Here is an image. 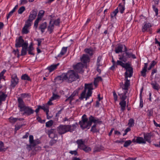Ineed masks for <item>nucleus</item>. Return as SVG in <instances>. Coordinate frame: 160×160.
Wrapping results in <instances>:
<instances>
[{"instance_id": "obj_1", "label": "nucleus", "mask_w": 160, "mask_h": 160, "mask_svg": "<svg viewBox=\"0 0 160 160\" xmlns=\"http://www.w3.org/2000/svg\"><path fill=\"white\" fill-rule=\"evenodd\" d=\"M18 102L20 111L22 112L23 115L27 114L29 115L33 113L34 111L30 107L26 106L22 99L21 98H18Z\"/></svg>"}, {"instance_id": "obj_43", "label": "nucleus", "mask_w": 160, "mask_h": 160, "mask_svg": "<svg viewBox=\"0 0 160 160\" xmlns=\"http://www.w3.org/2000/svg\"><path fill=\"white\" fill-rule=\"evenodd\" d=\"M119 8L120 12L121 13H123L125 9L124 6L120 3L119 4Z\"/></svg>"}, {"instance_id": "obj_56", "label": "nucleus", "mask_w": 160, "mask_h": 160, "mask_svg": "<svg viewBox=\"0 0 160 160\" xmlns=\"http://www.w3.org/2000/svg\"><path fill=\"white\" fill-rule=\"evenodd\" d=\"M152 9L155 12V15L156 16H158V8H156L155 6L153 5L152 6Z\"/></svg>"}, {"instance_id": "obj_9", "label": "nucleus", "mask_w": 160, "mask_h": 160, "mask_svg": "<svg viewBox=\"0 0 160 160\" xmlns=\"http://www.w3.org/2000/svg\"><path fill=\"white\" fill-rule=\"evenodd\" d=\"M73 68L75 70L79 73H81L83 72V71H82L83 65L80 62L78 63L75 65H74Z\"/></svg>"}, {"instance_id": "obj_37", "label": "nucleus", "mask_w": 160, "mask_h": 160, "mask_svg": "<svg viewBox=\"0 0 160 160\" xmlns=\"http://www.w3.org/2000/svg\"><path fill=\"white\" fill-rule=\"evenodd\" d=\"M21 119H22L21 118H14L12 117H11L9 118V121L10 122L14 123L15 122L18 120H20Z\"/></svg>"}, {"instance_id": "obj_10", "label": "nucleus", "mask_w": 160, "mask_h": 160, "mask_svg": "<svg viewBox=\"0 0 160 160\" xmlns=\"http://www.w3.org/2000/svg\"><path fill=\"white\" fill-rule=\"evenodd\" d=\"M29 142L30 144L33 147L39 144L40 142L38 139L34 140L33 136L32 135H30L29 136Z\"/></svg>"}, {"instance_id": "obj_33", "label": "nucleus", "mask_w": 160, "mask_h": 160, "mask_svg": "<svg viewBox=\"0 0 160 160\" xmlns=\"http://www.w3.org/2000/svg\"><path fill=\"white\" fill-rule=\"evenodd\" d=\"M97 125L94 124L92 127L91 129V131L93 133L99 132V130L96 128Z\"/></svg>"}, {"instance_id": "obj_59", "label": "nucleus", "mask_w": 160, "mask_h": 160, "mask_svg": "<svg viewBox=\"0 0 160 160\" xmlns=\"http://www.w3.org/2000/svg\"><path fill=\"white\" fill-rule=\"evenodd\" d=\"M6 71L5 70H3L0 73V80L2 79H4L3 75Z\"/></svg>"}, {"instance_id": "obj_15", "label": "nucleus", "mask_w": 160, "mask_h": 160, "mask_svg": "<svg viewBox=\"0 0 160 160\" xmlns=\"http://www.w3.org/2000/svg\"><path fill=\"white\" fill-rule=\"evenodd\" d=\"M89 120L90 121V124L92 125V123H96V122L99 123L100 122H101V121H99V120L97 118L94 117L92 115L90 116L89 118Z\"/></svg>"}, {"instance_id": "obj_2", "label": "nucleus", "mask_w": 160, "mask_h": 160, "mask_svg": "<svg viewBox=\"0 0 160 160\" xmlns=\"http://www.w3.org/2000/svg\"><path fill=\"white\" fill-rule=\"evenodd\" d=\"M89 120L88 121V119L85 114H84L82 116V120L79 122L80 127L83 130L85 128L89 129L91 126Z\"/></svg>"}, {"instance_id": "obj_54", "label": "nucleus", "mask_w": 160, "mask_h": 160, "mask_svg": "<svg viewBox=\"0 0 160 160\" xmlns=\"http://www.w3.org/2000/svg\"><path fill=\"white\" fill-rule=\"evenodd\" d=\"M148 115L149 117L152 116L153 114V110L152 109L148 110L147 111Z\"/></svg>"}, {"instance_id": "obj_26", "label": "nucleus", "mask_w": 160, "mask_h": 160, "mask_svg": "<svg viewBox=\"0 0 160 160\" xmlns=\"http://www.w3.org/2000/svg\"><path fill=\"white\" fill-rule=\"evenodd\" d=\"M151 135L150 133H147L144 135V137L145 140V141H147L149 143H150L151 142Z\"/></svg>"}, {"instance_id": "obj_5", "label": "nucleus", "mask_w": 160, "mask_h": 160, "mask_svg": "<svg viewBox=\"0 0 160 160\" xmlns=\"http://www.w3.org/2000/svg\"><path fill=\"white\" fill-rule=\"evenodd\" d=\"M122 67L126 69V72L127 74L128 72L129 73L128 74L129 77L130 78L132 76L133 73V69L130 66V65L129 63H124Z\"/></svg>"}, {"instance_id": "obj_49", "label": "nucleus", "mask_w": 160, "mask_h": 160, "mask_svg": "<svg viewBox=\"0 0 160 160\" xmlns=\"http://www.w3.org/2000/svg\"><path fill=\"white\" fill-rule=\"evenodd\" d=\"M132 143L131 141L130 140H127L125 142L124 144L123 145V147H127L130 145Z\"/></svg>"}, {"instance_id": "obj_57", "label": "nucleus", "mask_w": 160, "mask_h": 160, "mask_svg": "<svg viewBox=\"0 0 160 160\" xmlns=\"http://www.w3.org/2000/svg\"><path fill=\"white\" fill-rule=\"evenodd\" d=\"M41 20V19H39L38 18L36 19L34 22V26L36 28H37L38 23Z\"/></svg>"}, {"instance_id": "obj_62", "label": "nucleus", "mask_w": 160, "mask_h": 160, "mask_svg": "<svg viewBox=\"0 0 160 160\" xmlns=\"http://www.w3.org/2000/svg\"><path fill=\"white\" fill-rule=\"evenodd\" d=\"M113 99L115 101L118 100V96L115 91L113 92Z\"/></svg>"}, {"instance_id": "obj_60", "label": "nucleus", "mask_w": 160, "mask_h": 160, "mask_svg": "<svg viewBox=\"0 0 160 160\" xmlns=\"http://www.w3.org/2000/svg\"><path fill=\"white\" fill-rule=\"evenodd\" d=\"M6 71L5 70H3L0 73V80L2 79H4L3 75Z\"/></svg>"}, {"instance_id": "obj_48", "label": "nucleus", "mask_w": 160, "mask_h": 160, "mask_svg": "<svg viewBox=\"0 0 160 160\" xmlns=\"http://www.w3.org/2000/svg\"><path fill=\"white\" fill-rule=\"evenodd\" d=\"M51 20H52L53 21L52 23H53L54 25H58L60 23V20L58 19L55 20H54L53 19H51Z\"/></svg>"}, {"instance_id": "obj_64", "label": "nucleus", "mask_w": 160, "mask_h": 160, "mask_svg": "<svg viewBox=\"0 0 160 160\" xmlns=\"http://www.w3.org/2000/svg\"><path fill=\"white\" fill-rule=\"evenodd\" d=\"M124 64V63H123L122 62L118 60L116 63V66L119 65L121 66L122 67L123 65Z\"/></svg>"}, {"instance_id": "obj_14", "label": "nucleus", "mask_w": 160, "mask_h": 160, "mask_svg": "<svg viewBox=\"0 0 160 160\" xmlns=\"http://www.w3.org/2000/svg\"><path fill=\"white\" fill-rule=\"evenodd\" d=\"M61 75L63 81L69 82L70 78V72L69 71L67 72L63 73Z\"/></svg>"}, {"instance_id": "obj_23", "label": "nucleus", "mask_w": 160, "mask_h": 160, "mask_svg": "<svg viewBox=\"0 0 160 160\" xmlns=\"http://www.w3.org/2000/svg\"><path fill=\"white\" fill-rule=\"evenodd\" d=\"M28 45V43H25L24 45L22 46V49L21 51V54L22 55H25L26 54L27 51V47Z\"/></svg>"}, {"instance_id": "obj_29", "label": "nucleus", "mask_w": 160, "mask_h": 160, "mask_svg": "<svg viewBox=\"0 0 160 160\" xmlns=\"http://www.w3.org/2000/svg\"><path fill=\"white\" fill-rule=\"evenodd\" d=\"M119 105L121 107V110L122 111H123L125 110L126 101L125 100H122L119 103Z\"/></svg>"}, {"instance_id": "obj_24", "label": "nucleus", "mask_w": 160, "mask_h": 160, "mask_svg": "<svg viewBox=\"0 0 160 160\" xmlns=\"http://www.w3.org/2000/svg\"><path fill=\"white\" fill-rule=\"evenodd\" d=\"M128 90H124L123 93H118V95L121 98L122 100H125L127 98V96L126 95V94L128 93Z\"/></svg>"}, {"instance_id": "obj_30", "label": "nucleus", "mask_w": 160, "mask_h": 160, "mask_svg": "<svg viewBox=\"0 0 160 160\" xmlns=\"http://www.w3.org/2000/svg\"><path fill=\"white\" fill-rule=\"evenodd\" d=\"M52 21H53L52 20H50L49 26L48 28V30L50 32V33H51L52 32L54 28V25L53 23H52Z\"/></svg>"}, {"instance_id": "obj_11", "label": "nucleus", "mask_w": 160, "mask_h": 160, "mask_svg": "<svg viewBox=\"0 0 160 160\" xmlns=\"http://www.w3.org/2000/svg\"><path fill=\"white\" fill-rule=\"evenodd\" d=\"M144 25L142 26V32H145L147 31L148 32H151L150 28L152 27L151 24L150 23H147L146 22H144Z\"/></svg>"}, {"instance_id": "obj_35", "label": "nucleus", "mask_w": 160, "mask_h": 160, "mask_svg": "<svg viewBox=\"0 0 160 160\" xmlns=\"http://www.w3.org/2000/svg\"><path fill=\"white\" fill-rule=\"evenodd\" d=\"M102 78L101 77H98L97 78H95L94 84L96 87L98 85V82L100 81H102Z\"/></svg>"}, {"instance_id": "obj_44", "label": "nucleus", "mask_w": 160, "mask_h": 160, "mask_svg": "<svg viewBox=\"0 0 160 160\" xmlns=\"http://www.w3.org/2000/svg\"><path fill=\"white\" fill-rule=\"evenodd\" d=\"M60 98V96L55 94L53 93L52 96L51 98V100H57Z\"/></svg>"}, {"instance_id": "obj_34", "label": "nucleus", "mask_w": 160, "mask_h": 160, "mask_svg": "<svg viewBox=\"0 0 160 160\" xmlns=\"http://www.w3.org/2000/svg\"><path fill=\"white\" fill-rule=\"evenodd\" d=\"M104 149V147L101 146H96L94 148L93 151L94 152H100Z\"/></svg>"}, {"instance_id": "obj_38", "label": "nucleus", "mask_w": 160, "mask_h": 160, "mask_svg": "<svg viewBox=\"0 0 160 160\" xmlns=\"http://www.w3.org/2000/svg\"><path fill=\"white\" fill-rule=\"evenodd\" d=\"M80 149L83 150L84 151L86 152H88L90 151L91 150V148L90 147L87 146L85 145H84L83 147V148H82V149Z\"/></svg>"}, {"instance_id": "obj_36", "label": "nucleus", "mask_w": 160, "mask_h": 160, "mask_svg": "<svg viewBox=\"0 0 160 160\" xmlns=\"http://www.w3.org/2000/svg\"><path fill=\"white\" fill-rule=\"evenodd\" d=\"M84 51L88 53L90 56H92L93 54V50L91 48H85Z\"/></svg>"}, {"instance_id": "obj_31", "label": "nucleus", "mask_w": 160, "mask_h": 160, "mask_svg": "<svg viewBox=\"0 0 160 160\" xmlns=\"http://www.w3.org/2000/svg\"><path fill=\"white\" fill-rule=\"evenodd\" d=\"M33 48L32 44L31 43L29 45V47L27 49V51L28 52L29 54L30 55H34V53L33 51Z\"/></svg>"}, {"instance_id": "obj_50", "label": "nucleus", "mask_w": 160, "mask_h": 160, "mask_svg": "<svg viewBox=\"0 0 160 160\" xmlns=\"http://www.w3.org/2000/svg\"><path fill=\"white\" fill-rule=\"evenodd\" d=\"M25 8L24 7L22 6L21 7L18 11V12L19 14H21L25 10Z\"/></svg>"}, {"instance_id": "obj_6", "label": "nucleus", "mask_w": 160, "mask_h": 160, "mask_svg": "<svg viewBox=\"0 0 160 160\" xmlns=\"http://www.w3.org/2000/svg\"><path fill=\"white\" fill-rule=\"evenodd\" d=\"M16 42L15 45L17 48L22 47L25 43H28V42H24L22 37L21 36L17 38Z\"/></svg>"}, {"instance_id": "obj_32", "label": "nucleus", "mask_w": 160, "mask_h": 160, "mask_svg": "<svg viewBox=\"0 0 160 160\" xmlns=\"http://www.w3.org/2000/svg\"><path fill=\"white\" fill-rule=\"evenodd\" d=\"M87 89L88 90H92L93 89L92 84V83L89 84L85 83V88L84 89L86 90Z\"/></svg>"}, {"instance_id": "obj_12", "label": "nucleus", "mask_w": 160, "mask_h": 160, "mask_svg": "<svg viewBox=\"0 0 160 160\" xmlns=\"http://www.w3.org/2000/svg\"><path fill=\"white\" fill-rule=\"evenodd\" d=\"M31 23L29 21H27L22 29L23 34H27L29 32V27L31 26Z\"/></svg>"}, {"instance_id": "obj_52", "label": "nucleus", "mask_w": 160, "mask_h": 160, "mask_svg": "<svg viewBox=\"0 0 160 160\" xmlns=\"http://www.w3.org/2000/svg\"><path fill=\"white\" fill-rule=\"evenodd\" d=\"M78 90H75L73 92V93L71 95V98H73L74 96L78 95Z\"/></svg>"}, {"instance_id": "obj_53", "label": "nucleus", "mask_w": 160, "mask_h": 160, "mask_svg": "<svg viewBox=\"0 0 160 160\" xmlns=\"http://www.w3.org/2000/svg\"><path fill=\"white\" fill-rule=\"evenodd\" d=\"M53 123V122L52 120H51L47 122L46 123V126L48 127H49L51 126Z\"/></svg>"}, {"instance_id": "obj_55", "label": "nucleus", "mask_w": 160, "mask_h": 160, "mask_svg": "<svg viewBox=\"0 0 160 160\" xmlns=\"http://www.w3.org/2000/svg\"><path fill=\"white\" fill-rule=\"evenodd\" d=\"M102 58V57L101 56H99L98 57L97 62L96 65L97 66H100L101 65L100 64V62Z\"/></svg>"}, {"instance_id": "obj_20", "label": "nucleus", "mask_w": 160, "mask_h": 160, "mask_svg": "<svg viewBox=\"0 0 160 160\" xmlns=\"http://www.w3.org/2000/svg\"><path fill=\"white\" fill-rule=\"evenodd\" d=\"M67 48V47H63L62 48L60 53L57 55V58L62 57L66 53Z\"/></svg>"}, {"instance_id": "obj_42", "label": "nucleus", "mask_w": 160, "mask_h": 160, "mask_svg": "<svg viewBox=\"0 0 160 160\" xmlns=\"http://www.w3.org/2000/svg\"><path fill=\"white\" fill-rule=\"evenodd\" d=\"M129 127H132L134 125V120L132 118H130L128 121V124Z\"/></svg>"}, {"instance_id": "obj_7", "label": "nucleus", "mask_w": 160, "mask_h": 160, "mask_svg": "<svg viewBox=\"0 0 160 160\" xmlns=\"http://www.w3.org/2000/svg\"><path fill=\"white\" fill-rule=\"evenodd\" d=\"M18 79L16 74H13L11 77V87L14 88L18 84Z\"/></svg>"}, {"instance_id": "obj_4", "label": "nucleus", "mask_w": 160, "mask_h": 160, "mask_svg": "<svg viewBox=\"0 0 160 160\" xmlns=\"http://www.w3.org/2000/svg\"><path fill=\"white\" fill-rule=\"evenodd\" d=\"M70 129V126L69 125H61L58 127V131L60 134H63L69 131Z\"/></svg>"}, {"instance_id": "obj_51", "label": "nucleus", "mask_w": 160, "mask_h": 160, "mask_svg": "<svg viewBox=\"0 0 160 160\" xmlns=\"http://www.w3.org/2000/svg\"><path fill=\"white\" fill-rule=\"evenodd\" d=\"M86 90L84 89L83 91L81 93V96L79 98V99L80 100H82L85 98V96L86 93Z\"/></svg>"}, {"instance_id": "obj_45", "label": "nucleus", "mask_w": 160, "mask_h": 160, "mask_svg": "<svg viewBox=\"0 0 160 160\" xmlns=\"http://www.w3.org/2000/svg\"><path fill=\"white\" fill-rule=\"evenodd\" d=\"M40 108L43 110L45 111L46 112V114L47 115V117H48V113L49 112L48 109V107H46L45 106H41ZM48 119H49V118L48 117Z\"/></svg>"}, {"instance_id": "obj_27", "label": "nucleus", "mask_w": 160, "mask_h": 160, "mask_svg": "<svg viewBox=\"0 0 160 160\" xmlns=\"http://www.w3.org/2000/svg\"><path fill=\"white\" fill-rule=\"evenodd\" d=\"M63 81L61 75L57 77L54 79V82L56 84H60Z\"/></svg>"}, {"instance_id": "obj_13", "label": "nucleus", "mask_w": 160, "mask_h": 160, "mask_svg": "<svg viewBox=\"0 0 160 160\" xmlns=\"http://www.w3.org/2000/svg\"><path fill=\"white\" fill-rule=\"evenodd\" d=\"M79 78V76L77 73L74 70H71V82L77 80Z\"/></svg>"}, {"instance_id": "obj_47", "label": "nucleus", "mask_w": 160, "mask_h": 160, "mask_svg": "<svg viewBox=\"0 0 160 160\" xmlns=\"http://www.w3.org/2000/svg\"><path fill=\"white\" fill-rule=\"evenodd\" d=\"M78 124L77 122L71 126V132L74 131L76 128Z\"/></svg>"}, {"instance_id": "obj_3", "label": "nucleus", "mask_w": 160, "mask_h": 160, "mask_svg": "<svg viewBox=\"0 0 160 160\" xmlns=\"http://www.w3.org/2000/svg\"><path fill=\"white\" fill-rule=\"evenodd\" d=\"M130 58L134 59L136 58V57L135 54H133L132 52L128 51L126 53H123L119 58V59L124 62H126L128 59Z\"/></svg>"}, {"instance_id": "obj_39", "label": "nucleus", "mask_w": 160, "mask_h": 160, "mask_svg": "<svg viewBox=\"0 0 160 160\" xmlns=\"http://www.w3.org/2000/svg\"><path fill=\"white\" fill-rule=\"evenodd\" d=\"M21 79L24 80L30 81L31 79L30 77L26 74L22 75L21 77Z\"/></svg>"}, {"instance_id": "obj_58", "label": "nucleus", "mask_w": 160, "mask_h": 160, "mask_svg": "<svg viewBox=\"0 0 160 160\" xmlns=\"http://www.w3.org/2000/svg\"><path fill=\"white\" fill-rule=\"evenodd\" d=\"M6 96L4 93H2V94L0 95V99L2 101L5 100Z\"/></svg>"}, {"instance_id": "obj_63", "label": "nucleus", "mask_w": 160, "mask_h": 160, "mask_svg": "<svg viewBox=\"0 0 160 160\" xmlns=\"http://www.w3.org/2000/svg\"><path fill=\"white\" fill-rule=\"evenodd\" d=\"M71 154L74 156H78V153L77 150L71 151Z\"/></svg>"}, {"instance_id": "obj_28", "label": "nucleus", "mask_w": 160, "mask_h": 160, "mask_svg": "<svg viewBox=\"0 0 160 160\" xmlns=\"http://www.w3.org/2000/svg\"><path fill=\"white\" fill-rule=\"evenodd\" d=\"M123 48V46L122 45H119L118 47L115 48V51L116 53H118L119 52H122V50Z\"/></svg>"}, {"instance_id": "obj_17", "label": "nucleus", "mask_w": 160, "mask_h": 160, "mask_svg": "<svg viewBox=\"0 0 160 160\" xmlns=\"http://www.w3.org/2000/svg\"><path fill=\"white\" fill-rule=\"evenodd\" d=\"M132 142H136L138 143H145L146 141L144 140V139L142 137H138L137 138V139L135 140L134 139H133L132 140Z\"/></svg>"}, {"instance_id": "obj_18", "label": "nucleus", "mask_w": 160, "mask_h": 160, "mask_svg": "<svg viewBox=\"0 0 160 160\" xmlns=\"http://www.w3.org/2000/svg\"><path fill=\"white\" fill-rule=\"evenodd\" d=\"M89 57L87 54H83L82 57L81 58V62L84 63H87L89 62Z\"/></svg>"}, {"instance_id": "obj_61", "label": "nucleus", "mask_w": 160, "mask_h": 160, "mask_svg": "<svg viewBox=\"0 0 160 160\" xmlns=\"http://www.w3.org/2000/svg\"><path fill=\"white\" fill-rule=\"evenodd\" d=\"M21 98H21L22 99V98H28V97H29V95L28 94H27V93H22L21 94Z\"/></svg>"}, {"instance_id": "obj_25", "label": "nucleus", "mask_w": 160, "mask_h": 160, "mask_svg": "<svg viewBox=\"0 0 160 160\" xmlns=\"http://www.w3.org/2000/svg\"><path fill=\"white\" fill-rule=\"evenodd\" d=\"M47 23L45 22L41 24L39 27V29L41 30L42 33H43L45 31V30L47 28Z\"/></svg>"}, {"instance_id": "obj_19", "label": "nucleus", "mask_w": 160, "mask_h": 160, "mask_svg": "<svg viewBox=\"0 0 160 160\" xmlns=\"http://www.w3.org/2000/svg\"><path fill=\"white\" fill-rule=\"evenodd\" d=\"M59 65V63H58L56 64H53L48 66L47 69L49 71V72H51L56 69Z\"/></svg>"}, {"instance_id": "obj_8", "label": "nucleus", "mask_w": 160, "mask_h": 160, "mask_svg": "<svg viewBox=\"0 0 160 160\" xmlns=\"http://www.w3.org/2000/svg\"><path fill=\"white\" fill-rule=\"evenodd\" d=\"M124 76V80L125 82L124 84V88H123V90H128V87L130 85V80L128 79V77H129L128 74H127V72H125Z\"/></svg>"}, {"instance_id": "obj_40", "label": "nucleus", "mask_w": 160, "mask_h": 160, "mask_svg": "<svg viewBox=\"0 0 160 160\" xmlns=\"http://www.w3.org/2000/svg\"><path fill=\"white\" fill-rule=\"evenodd\" d=\"M118 12V8H117L114 11H113L111 14V18H112L114 17H115L117 13Z\"/></svg>"}, {"instance_id": "obj_22", "label": "nucleus", "mask_w": 160, "mask_h": 160, "mask_svg": "<svg viewBox=\"0 0 160 160\" xmlns=\"http://www.w3.org/2000/svg\"><path fill=\"white\" fill-rule=\"evenodd\" d=\"M76 142L78 144V148L80 149H82V148H83V147L85 145L84 141L82 140V139L78 140L76 141Z\"/></svg>"}, {"instance_id": "obj_16", "label": "nucleus", "mask_w": 160, "mask_h": 160, "mask_svg": "<svg viewBox=\"0 0 160 160\" xmlns=\"http://www.w3.org/2000/svg\"><path fill=\"white\" fill-rule=\"evenodd\" d=\"M37 15V12L34 11H32L31 12L29 16V18L27 21H29L30 22L34 19L36 18Z\"/></svg>"}, {"instance_id": "obj_46", "label": "nucleus", "mask_w": 160, "mask_h": 160, "mask_svg": "<svg viewBox=\"0 0 160 160\" xmlns=\"http://www.w3.org/2000/svg\"><path fill=\"white\" fill-rule=\"evenodd\" d=\"M147 69L142 68V70L141 71V75L143 77L145 78L146 77V72Z\"/></svg>"}, {"instance_id": "obj_41", "label": "nucleus", "mask_w": 160, "mask_h": 160, "mask_svg": "<svg viewBox=\"0 0 160 160\" xmlns=\"http://www.w3.org/2000/svg\"><path fill=\"white\" fill-rule=\"evenodd\" d=\"M44 11L43 10H40L38 14V18L41 20L44 15Z\"/></svg>"}, {"instance_id": "obj_21", "label": "nucleus", "mask_w": 160, "mask_h": 160, "mask_svg": "<svg viewBox=\"0 0 160 160\" xmlns=\"http://www.w3.org/2000/svg\"><path fill=\"white\" fill-rule=\"evenodd\" d=\"M151 84L152 88L156 90H158L160 88V86L159 84L155 81H152Z\"/></svg>"}]
</instances>
